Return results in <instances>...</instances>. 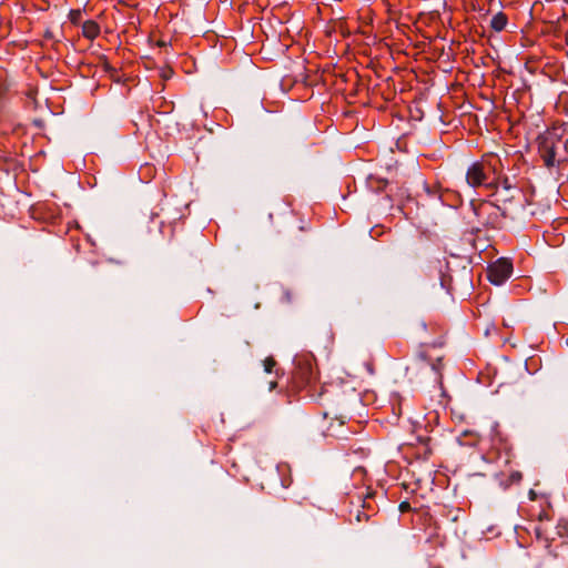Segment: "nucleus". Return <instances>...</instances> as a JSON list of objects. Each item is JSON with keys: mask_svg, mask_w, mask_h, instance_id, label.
I'll return each mask as SVG.
<instances>
[{"mask_svg": "<svg viewBox=\"0 0 568 568\" xmlns=\"http://www.w3.org/2000/svg\"><path fill=\"white\" fill-rule=\"evenodd\" d=\"M562 131L560 128H552L539 134L536 139L538 152L547 169L559 165L557 160L558 144L561 142Z\"/></svg>", "mask_w": 568, "mask_h": 568, "instance_id": "obj_1", "label": "nucleus"}, {"mask_svg": "<svg viewBox=\"0 0 568 568\" xmlns=\"http://www.w3.org/2000/svg\"><path fill=\"white\" fill-rule=\"evenodd\" d=\"M513 273V264L510 260L501 257L490 264L487 268V277L494 285L504 284Z\"/></svg>", "mask_w": 568, "mask_h": 568, "instance_id": "obj_2", "label": "nucleus"}, {"mask_svg": "<svg viewBox=\"0 0 568 568\" xmlns=\"http://www.w3.org/2000/svg\"><path fill=\"white\" fill-rule=\"evenodd\" d=\"M294 364L295 375L302 383L310 384L316 379V372L313 368L312 358L310 356L296 357Z\"/></svg>", "mask_w": 568, "mask_h": 568, "instance_id": "obj_3", "label": "nucleus"}, {"mask_svg": "<svg viewBox=\"0 0 568 568\" xmlns=\"http://www.w3.org/2000/svg\"><path fill=\"white\" fill-rule=\"evenodd\" d=\"M487 180V175L484 170V164L480 162H474L469 165L466 172V182L471 187H477L484 184Z\"/></svg>", "mask_w": 568, "mask_h": 568, "instance_id": "obj_4", "label": "nucleus"}, {"mask_svg": "<svg viewBox=\"0 0 568 568\" xmlns=\"http://www.w3.org/2000/svg\"><path fill=\"white\" fill-rule=\"evenodd\" d=\"M12 85V82L9 80L8 73L6 70L0 69V112L4 109L8 92Z\"/></svg>", "mask_w": 568, "mask_h": 568, "instance_id": "obj_5", "label": "nucleus"}, {"mask_svg": "<svg viewBox=\"0 0 568 568\" xmlns=\"http://www.w3.org/2000/svg\"><path fill=\"white\" fill-rule=\"evenodd\" d=\"M100 32V28L97 22L88 20L82 24V33L88 39H94Z\"/></svg>", "mask_w": 568, "mask_h": 568, "instance_id": "obj_6", "label": "nucleus"}, {"mask_svg": "<svg viewBox=\"0 0 568 568\" xmlns=\"http://www.w3.org/2000/svg\"><path fill=\"white\" fill-rule=\"evenodd\" d=\"M507 24V17L504 12L496 13L490 21V27L497 32H500L505 29Z\"/></svg>", "mask_w": 568, "mask_h": 568, "instance_id": "obj_7", "label": "nucleus"}, {"mask_svg": "<svg viewBox=\"0 0 568 568\" xmlns=\"http://www.w3.org/2000/svg\"><path fill=\"white\" fill-rule=\"evenodd\" d=\"M417 361L418 363H420L424 367L428 368L430 372H433L434 374H437L438 373V366L437 364L435 363H429L427 361V357L425 354L420 353L418 356H417Z\"/></svg>", "mask_w": 568, "mask_h": 568, "instance_id": "obj_8", "label": "nucleus"}, {"mask_svg": "<svg viewBox=\"0 0 568 568\" xmlns=\"http://www.w3.org/2000/svg\"><path fill=\"white\" fill-rule=\"evenodd\" d=\"M81 18H82V12H81V10H79V9H78V10H71V11L69 12V19H70V21H71L73 24H78V23H80Z\"/></svg>", "mask_w": 568, "mask_h": 568, "instance_id": "obj_9", "label": "nucleus"}, {"mask_svg": "<svg viewBox=\"0 0 568 568\" xmlns=\"http://www.w3.org/2000/svg\"><path fill=\"white\" fill-rule=\"evenodd\" d=\"M264 371L266 373H271L273 367L276 365V362L273 357H267L263 361Z\"/></svg>", "mask_w": 568, "mask_h": 568, "instance_id": "obj_10", "label": "nucleus"}, {"mask_svg": "<svg viewBox=\"0 0 568 568\" xmlns=\"http://www.w3.org/2000/svg\"><path fill=\"white\" fill-rule=\"evenodd\" d=\"M369 517H371V515H369L367 511H365V510H359V509H357V510H356V514H355V520H356L357 523H359V521H362V520H368V519H369Z\"/></svg>", "mask_w": 568, "mask_h": 568, "instance_id": "obj_11", "label": "nucleus"}, {"mask_svg": "<svg viewBox=\"0 0 568 568\" xmlns=\"http://www.w3.org/2000/svg\"><path fill=\"white\" fill-rule=\"evenodd\" d=\"M101 60L103 61V68L106 72H109L111 75L116 71L112 65L109 64L106 58L104 55L101 57Z\"/></svg>", "mask_w": 568, "mask_h": 568, "instance_id": "obj_12", "label": "nucleus"}, {"mask_svg": "<svg viewBox=\"0 0 568 568\" xmlns=\"http://www.w3.org/2000/svg\"><path fill=\"white\" fill-rule=\"evenodd\" d=\"M173 74V70L169 67L164 68L161 72V77L165 80L170 79Z\"/></svg>", "mask_w": 568, "mask_h": 568, "instance_id": "obj_13", "label": "nucleus"}, {"mask_svg": "<svg viewBox=\"0 0 568 568\" xmlns=\"http://www.w3.org/2000/svg\"><path fill=\"white\" fill-rule=\"evenodd\" d=\"M483 185H484L486 189L491 190L493 192H496V191H497V189H498V183H497V181H493V182H489V183H486V181H485Z\"/></svg>", "mask_w": 568, "mask_h": 568, "instance_id": "obj_14", "label": "nucleus"}, {"mask_svg": "<svg viewBox=\"0 0 568 568\" xmlns=\"http://www.w3.org/2000/svg\"><path fill=\"white\" fill-rule=\"evenodd\" d=\"M501 185H503L504 190H506V191H510L513 189V185H511L508 176H505L503 179Z\"/></svg>", "mask_w": 568, "mask_h": 568, "instance_id": "obj_15", "label": "nucleus"}, {"mask_svg": "<svg viewBox=\"0 0 568 568\" xmlns=\"http://www.w3.org/2000/svg\"><path fill=\"white\" fill-rule=\"evenodd\" d=\"M521 477L523 476H521V474L519 471H514V473L510 474L509 478H510L511 483H518V481L521 480Z\"/></svg>", "mask_w": 568, "mask_h": 568, "instance_id": "obj_16", "label": "nucleus"}, {"mask_svg": "<svg viewBox=\"0 0 568 568\" xmlns=\"http://www.w3.org/2000/svg\"><path fill=\"white\" fill-rule=\"evenodd\" d=\"M283 298H284V301H285L286 303H291V302H292L293 296H292V293H291V291H290V290H285V291L283 292Z\"/></svg>", "mask_w": 568, "mask_h": 568, "instance_id": "obj_17", "label": "nucleus"}, {"mask_svg": "<svg viewBox=\"0 0 568 568\" xmlns=\"http://www.w3.org/2000/svg\"><path fill=\"white\" fill-rule=\"evenodd\" d=\"M410 509V504L408 501H402L399 504V510L402 513L408 511Z\"/></svg>", "mask_w": 568, "mask_h": 568, "instance_id": "obj_18", "label": "nucleus"}, {"mask_svg": "<svg viewBox=\"0 0 568 568\" xmlns=\"http://www.w3.org/2000/svg\"><path fill=\"white\" fill-rule=\"evenodd\" d=\"M371 495H367L365 499H363V504H362V507H363V510H371L372 509V506L371 504L366 500L367 498H369Z\"/></svg>", "mask_w": 568, "mask_h": 568, "instance_id": "obj_19", "label": "nucleus"}, {"mask_svg": "<svg viewBox=\"0 0 568 568\" xmlns=\"http://www.w3.org/2000/svg\"><path fill=\"white\" fill-rule=\"evenodd\" d=\"M493 206H495L498 211H500L501 215L503 216H506L507 213L505 210H503L499 205L495 204V203H491Z\"/></svg>", "mask_w": 568, "mask_h": 568, "instance_id": "obj_20", "label": "nucleus"}, {"mask_svg": "<svg viewBox=\"0 0 568 568\" xmlns=\"http://www.w3.org/2000/svg\"><path fill=\"white\" fill-rule=\"evenodd\" d=\"M276 386L275 382L270 383V390H272Z\"/></svg>", "mask_w": 568, "mask_h": 568, "instance_id": "obj_21", "label": "nucleus"}, {"mask_svg": "<svg viewBox=\"0 0 568 568\" xmlns=\"http://www.w3.org/2000/svg\"><path fill=\"white\" fill-rule=\"evenodd\" d=\"M158 44H159L160 47H165V45H166V42H164V41H160Z\"/></svg>", "mask_w": 568, "mask_h": 568, "instance_id": "obj_22", "label": "nucleus"}, {"mask_svg": "<svg viewBox=\"0 0 568 568\" xmlns=\"http://www.w3.org/2000/svg\"><path fill=\"white\" fill-rule=\"evenodd\" d=\"M529 495H530L531 499H534L536 496L534 490H530Z\"/></svg>", "mask_w": 568, "mask_h": 568, "instance_id": "obj_23", "label": "nucleus"}, {"mask_svg": "<svg viewBox=\"0 0 568 568\" xmlns=\"http://www.w3.org/2000/svg\"><path fill=\"white\" fill-rule=\"evenodd\" d=\"M513 200V196H508L505 199V201H511Z\"/></svg>", "mask_w": 568, "mask_h": 568, "instance_id": "obj_24", "label": "nucleus"}, {"mask_svg": "<svg viewBox=\"0 0 568 568\" xmlns=\"http://www.w3.org/2000/svg\"><path fill=\"white\" fill-rule=\"evenodd\" d=\"M422 327L426 328V324L424 322H422Z\"/></svg>", "mask_w": 568, "mask_h": 568, "instance_id": "obj_25", "label": "nucleus"}]
</instances>
